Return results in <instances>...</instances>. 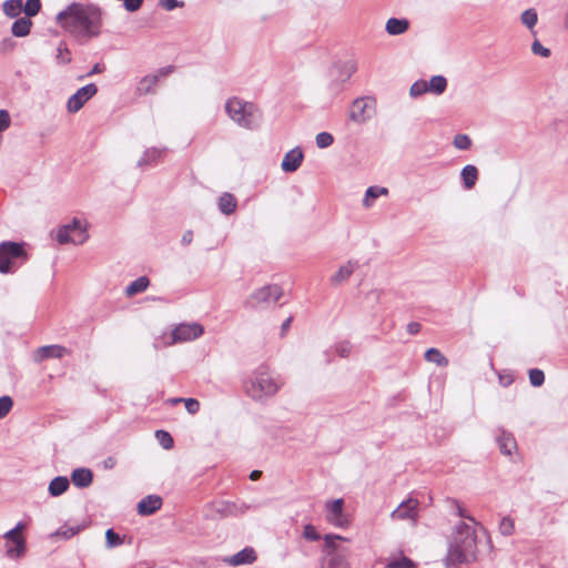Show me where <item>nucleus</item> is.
Segmentation results:
<instances>
[{
  "mask_svg": "<svg viewBox=\"0 0 568 568\" xmlns=\"http://www.w3.org/2000/svg\"><path fill=\"white\" fill-rule=\"evenodd\" d=\"M57 23L68 32L95 37L100 32L102 10L95 4L71 3L57 14Z\"/></svg>",
  "mask_w": 568,
  "mask_h": 568,
  "instance_id": "nucleus-1",
  "label": "nucleus"
},
{
  "mask_svg": "<svg viewBox=\"0 0 568 568\" xmlns=\"http://www.w3.org/2000/svg\"><path fill=\"white\" fill-rule=\"evenodd\" d=\"M477 524L459 523L455 526L449 538L448 551L445 558L447 568L476 559L477 554Z\"/></svg>",
  "mask_w": 568,
  "mask_h": 568,
  "instance_id": "nucleus-2",
  "label": "nucleus"
},
{
  "mask_svg": "<svg viewBox=\"0 0 568 568\" xmlns=\"http://www.w3.org/2000/svg\"><path fill=\"white\" fill-rule=\"evenodd\" d=\"M280 376L273 374L265 366L255 369L246 384V393L255 400H264L274 396L282 387Z\"/></svg>",
  "mask_w": 568,
  "mask_h": 568,
  "instance_id": "nucleus-3",
  "label": "nucleus"
},
{
  "mask_svg": "<svg viewBox=\"0 0 568 568\" xmlns=\"http://www.w3.org/2000/svg\"><path fill=\"white\" fill-rule=\"evenodd\" d=\"M224 109L230 120L243 129L256 128L261 119L258 109L252 102L237 97L229 98Z\"/></svg>",
  "mask_w": 568,
  "mask_h": 568,
  "instance_id": "nucleus-4",
  "label": "nucleus"
},
{
  "mask_svg": "<svg viewBox=\"0 0 568 568\" xmlns=\"http://www.w3.org/2000/svg\"><path fill=\"white\" fill-rule=\"evenodd\" d=\"M27 525L22 521H19L14 528L7 531L3 535V538L6 540L4 544V550L6 556L10 559L18 560L22 558L27 552V542L26 538L23 537V530L26 529Z\"/></svg>",
  "mask_w": 568,
  "mask_h": 568,
  "instance_id": "nucleus-5",
  "label": "nucleus"
},
{
  "mask_svg": "<svg viewBox=\"0 0 568 568\" xmlns=\"http://www.w3.org/2000/svg\"><path fill=\"white\" fill-rule=\"evenodd\" d=\"M27 260L22 243L2 242L0 244V273L13 272L18 262Z\"/></svg>",
  "mask_w": 568,
  "mask_h": 568,
  "instance_id": "nucleus-6",
  "label": "nucleus"
},
{
  "mask_svg": "<svg viewBox=\"0 0 568 568\" xmlns=\"http://www.w3.org/2000/svg\"><path fill=\"white\" fill-rule=\"evenodd\" d=\"M87 223L80 219H73L70 223L57 231L55 239L60 244H83L88 240Z\"/></svg>",
  "mask_w": 568,
  "mask_h": 568,
  "instance_id": "nucleus-7",
  "label": "nucleus"
},
{
  "mask_svg": "<svg viewBox=\"0 0 568 568\" xmlns=\"http://www.w3.org/2000/svg\"><path fill=\"white\" fill-rule=\"evenodd\" d=\"M376 115V100L373 97L356 98L348 110V118L357 124H364Z\"/></svg>",
  "mask_w": 568,
  "mask_h": 568,
  "instance_id": "nucleus-8",
  "label": "nucleus"
},
{
  "mask_svg": "<svg viewBox=\"0 0 568 568\" xmlns=\"http://www.w3.org/2000/svg\"><path fill=\"white\" fill-rule=\"evenodd\" d=\"M419 517V501L416 498H407L402 501L392 513L390 519L394 521H405L410 526H416Z\"/></svg>",
  "mask_w": 568,
  "mask_h": 568,
  "instance_id": "nucleus-9",
  "label": "nucleus"
},
{
  "mask_svg": "<svg viewBox=\"0 0 568 568\" xmlns=\"http://www.w3.org/2000/svg\"><path fill=\"white\" fill-rule=\"evenodd\" d=\"M173 71H174V67L168 65V67L160 68V69L155 70L154 72L142 77L139 80L136 88H135L136 94L145 95V94L154 93L155 88L159 84V82L162 81L163 79H165L171 73H173Z\"/></svg>",
  "mask_w": 568,
  "mask_h": 568,
  "instance_id": "nucleus-10",
  "label": "nucleus"
},
{
  "mask_svg": "<svg viewBox=\"0 0 568 568\" xmlns=\"http://www.w3.org/2000/svg\"><path fill=\"white\" fill-rule=\"evenodd\" d=\"M324 509L327 523L337 528L348 527L349 519L344 513V500L342 498L325 501Z\"/></svg>",
  "mask_w": 568,
  "mask_h": 568,
  "instance_id": "nucleus-11",
  "label": "nucleus"
},
{
  "mask_svg": "<svg viewBox=\"0 0 568 568\" xmlns=\"http://www.w3.org/2000/svg\"><path fill=\"white\" fill-rule=\"evenodd\" d=\"M282 294V288L278 285H265L254 291L248 302L253 306H268L275 304L281 298Z\"/></svg>",
  "mask_w": 568,
  "mask_h": 568,
  "instance_id": "nucleus-12",
  "label": "nucleus"
},
{
  "mask_svg": "<svg viewBox=\"0 0 568 568\" xmlns=\"http://www.w3.org/2000/svg\"><path fill=\"white\" fill-rule=\"evenodd\" d=\"M204 333V327L199 323H183L173 328L171 333V342L184 343L196 339Z\"/></svg>",
  "mask_w": 568,
  "mask_h": 568,
  "instance_id": "nucleus-13",
  "label": "nucleus"
},
{
  "mask_svg": "<svg viewBox=\"0 0 568 568\" xmlns=\"http://www.w3.org/2000/svg\"><path fill=\"white\" fill-rule=\"evenodd\" d=\"M98 92V88L94 83L87 84L80 88L74 94H72L68 102L67 109L70 113L78 112L92 97Z\"/></svg>",
  "mask_w": 568,
  "mask_h": 568,
  "instance_id": "nucleus-14",
  "label": "nucleus"
},
{
  "mask_svg": "<svg viewBox=\"0 0 568 568\" xmlns=\"http://www.w3.org/2000/svg\"><path fill=\"white\" fill-rule=\"evenodd\" d=\"M304 160L303 150L300 146H295L286 152L281 162V170L284 173H293L300 169Z\"/></svg>",
  "mask_w": 568,
  "mask_h": 568,
  "instance_id": "nucleus-15",
  "label": "nucleus"
},
{
  "mask_svg": "<svg viewBox=\"0 0 568 568\" xmlns=\"http://www.w3.org/2000/svg\"><path fill=\"white\" fill-rule=\"evenodd\" d=\"M70 352L68 348L61 345H47L38 347L33 353V359L37 363H41L48 358H61L68 355Z\"/></svg>",
  "mask_w": 568,
  "mask_h": 568,
  "instance_id": "nucleus-16",
  "label": "nucleus"
},
{
  "mask_svg": "<svg viewBox=\"0 0 568 568\" xmlns=\"http://www.w3.org/2000/svg\"><path fill=\"white\" fill-rule=\"evenodd\" d=\"M321 568H352L346 554L339 551H325Z\"/></svg>",
  "mask_w": 568,
  "mask_h": 568,
  "instance_id": "nucleus-17",
  "label": "nucleus"
},
{
  "mask_svg": "<svg viewBox=\"0 0 568 568\" xmlns=\"http://www.w3.org/2000/svg\"><path fill=\"white\" fill-rule=\"evenodd\" d=\"M256 560V554L255 550L251 547H246L242 549L241 551L225 557L223 561L230 566H242V565H251Z\"/></svg>",
  "mask_w": 568,
  "mask_h": 568,
  "instance_id": "nucleus-18",
  "label": "nucleus"
},
{
  "mask_svg": "<svg viewBox=\"0 0 568 568\" xmlns=\"http://www.w3.org/2000/svg\"><path fill=\"white\" fill-rule=\"evenodd\" d=\"M357 70V63L355 60H346L337 63L333 69V74L339 82L347 81Z\"/></svg>",
  "mask_w": 568,
  "mask_h": 568,
  "instance_id": "nucleus-19",
  "label": "nucleus"
},
{
  "mask_svg": "<svg viewBox=\"0 0 568 568\" xmlns=\"http://www.w3.org/2000/svg\"><path fill=\"white\" fill-rule=\"evenodd\" d=\"M357 267L356 262L348 261L341 265L338 270L331 276L329 281L332 285L338 286L346 282L355 272Z\"/></svg>",
  "mask_w": 568,
  "mask_h": 568,
  "instance_id": "nucleus-20",
  "label": "nucleus"
},
{
  "mask_svg": "<svg viewBox=\"0 0 568 568\" xmlns=\"http://www.w3.org/2000/svg\"><path fill=\"white\" fill-rule=\"evenodd\" d=\"M162 506V498L156 495H149L138 504L140 515L148 516L155 513Z\"/></svg>",
  "mask_w": 568,
  "mask_h": 568,
  "instance_id": "nucleus-21",
  "label": "nucleus"
},
{
  "mask_svg": "<svg viewBox=\"0 0 568 568\" xmlns=\"http://www.w3.org/2000/svg\"><path fill=\"white\" fill-rule=\"evenodd\" d=\"M499 450L505 456L511 457L517 452V444L511 434L501 432L497 437Z\"/></svg>",
  "mask_w": 568,
  "mask_h": 568,
  "instance_id": "nucleus-22",
  "label": "nucleus"
},
{
  "mask_svg": "<svg viewBox=\"0 0 568 568\" xmlns=\"http://www.w3.org/2000/svg\"><path fill=\"white\" fill-rule=\"evenodd\" d=\"M409 28V21L407 19L389 18L386 21L385 30L390 36H399L405 33Z\"/></svg>",
  "mask_w": 568,
  "mask_h": 568,
  "instance_id": "nucleus-23",
  "label": "nucleus"
},
{
  "mask_svg": "<svg viewBox=\"0 0 568 568\" xmlns=\"http://www.w3.org/2000/svg\"><path fill=\"white\" fill-rule=\"evenodd\" d=\"M388 194V189L387 187H384V186H369L366 192H365V195L363 197V201H362V205L365 207V209H371L374 206L375 204V201L382 196V195H387Z\"/></svg>",
  "mask_w": 568,
  "mask_h": 568,
  "instance_id": "nucleus-24",
  "label": "nucleus"
},
{
  "mask_svg": "<svg viewBox=\"0 0 568 568\" xmlns=\"http://www.w3.org/2000/svg\"><path fill=\"white\" fill-rule=\"evenodd\" d=\"M71 479L77 487L84 488L92 483L93 475L88 468H77L72 471Z\"/></svg>",
  "mask_w": 568,
  "mask_h": 568,
  "instance_id": "nucleus-25",
  "label": "nucleus"
},
{
  "mask_svg": "<svg viewBox=\"0 0 568 568\" xmlns=\"http://www.w3.org/2000/svg\"><path fill=\"white\" fill-rule=\"evenodd\" d=\"M217 204H219V210L225 215H230V214L234 213L236 210V206H237L235 196L227 192L223 193L219 197Z\"/></svg>",
  "mask_w": 568,
  "mask_h": 568,
  "instance_id": "nucleus-26",
  "label": "nucleus"
},
{
  "mask_svg": "<svg viewBox=\"0 0 568 568\" xmlns=\"http://www.w3.org/2000/svg\"><path fill=\"white\" fill-rule=\"evenodd\" d=\"M69 485L67 477L58 476L50 481L48 487L49 494L53 497H58L68 490Z\"/></svg>",
  "mask_w": 568,
  "mask_h": 568,
  "instance_id": "nucleus-27",
  "label": "nucleus"
},
{
  "mask_svg": "<svg viewBox=\"0 0 568 568\" xmlns=\"http://www.w3.org/2000/svg\"><path fill=\"white\" fill-rule=\"evenodd\" d=\"M462 179L466 189H471L477 179H478V170L475 165L468 164L462 170Z\"/></svg>",
  "mask_w": 568,
  "mask_h": 568,
  "instance_id": "nucleus-28",
  "label": "nucleus"
},
{
  "mask_svg": "<svg viewBox=\"0 0 568 568\" xmlns=\"http://www.w3.org/2000/svg\"><path fill=\"white\" fill-rule=\"evenodd\" d=\"M446 88H447V80L443 75H434L427 82L428 92L437 94V95L444 93Z\"/></svg>",
  "mask_w": 568,
  "mask_h": 568,
  "instance_id": "nucleus-29",
  "label": "nucleus"
},
{
  "mask_svg": "<svg viewBox=\"0 0 568 568\" xmlns=\"http://www.w3.org/2000/svg\"><path fill=\"white\" fill-rule=\"evenodd\" d=\"M149 284L150 281L146 276H140L126 286L125 294L128 296H133L138 293L144 292Z\"/></svg>",
  "mask_w": 568,
  "mask_h": 568,
  "instance_id": "nucleus-30",
  "label": "nucleus"
},
{
  "mask_svg": "<svg viewBox=\"0 0 568 568\" xmlns=\"http://www.w3.org/2000/svg\"><path fill=\"white\" fill-rule=\"evenodd\" d=\"M31 21L28 17L16 20L12 24L11 31L16 37H26L31 29Z\"/></svg>",
  "mask_w": 568,
  "mask_h": 568,
  "instance_id": "nucleus-31",
  "label": "nucleus"
},
{
  "mask_svg": "<svg viewBox=\"0 0 568 568\" xmlns=\"http://www.w3.org/2000/svg\"><path fill=\"white\" fill-rule=\"evenodd\" d=\"M425 359L440 367H445L448 365V359L437 348H428L425 353Z\"/></svg>",
  "mask_w": 568,
  "mask_h": 568,
  "instance_id": "nucleus-32",
  "label": "nucleus"
},
{
  "mask_svg": "<svg viewBox=\"0 0 568 568\" xmlns=\"http://www.w3.org/2000/svg\"><path fill=\"white\" fill-rule=\"evenodd\" d=\"M22 9L23 6L21 0H7L3 3V12L10 18L18 17Z\"/></svg>",
  "mask_w": 568,
  "mask_h": 568,
  "instance_id": "nucleus-33",
  "label": "nucleus"
},
{
  "mask_svg": "<svg viewBox=\"0 0 568 568\" xmlns=\"http://www.w3.org/2000/svg\"><path fill=\"white\" fill-rule=\"evenodd\" d=\"M520 20L529 30H532L538 21L537 11L535 9L525 10L520 16Z\"/></svg>",
  "mask_w": 568,
  "mask_h": 568,
  "instance_id": "nucleus-34",
  "label": "nucleus"
},
{
  "mask_svg": "<svg viewBox=\"0 0 568 568\" xmlns=\"http://www.w3.org/2000/svg\"><path fill=\"white\" fill-rule=\"evenodd\" d=\"M57 63L67 64L71 61V52L64 42H60L55 55Z\"/></svg>",
  "mask_w": 568,
  "mask_h": 568,
  "instance_id": "nucleus-35",
  "label": "nucleus"
},
{
  "mask_svg": "<svg viewBox=\"0 0 568 568\" xmlns=\"http://www.w3.org/2000/svg\"><path fill=\"white\" fill-rule=\"evenodd\" d=\"M162 154L161 150L150 149L144 152L142 158L139 160L138 165L143 166L156 161Z\"/></svg>",
  "mask_w": 568,
  "mask_h": 568,
  "instance_id": "nucleus-36",
  "label": "nucleus"
},
{
  "mask_svg": "<svg viewBox=\"0 0 568 568\" xmlns=\"http://www.w3.org/2000/svg\"><path fill=\"white\" fill-rule=\"evenodd\" d=\"M386 568H415V564L406 557H395L387 562Z\"/></svg>",
  "mask_w": 568,
  "mask_h": 568,
  "instance_id": "nucleus-37",
  "label": "nucleus"
},
{
  "mask_svg": "<svg viewBox=\"0 0 568 568\" xmlns=\"http://www.w3.org/2000/svg\"><path fill=\"white\" fill-rule=\"evenodd\" d=\"M79 530V527L62 526L59 529H57L53 534H51V537L69 539L72 536L77 535Z\"/></svg>",
  "mask_w": 568,
  "mask_h": 568,
  "instance_id": "nucleus-38",
  "label": "nucleus"
},
{
  "mask_svg": "<svg viewBox=\"0 0 568 568\" xmlns=\"http://www.w3.org/2000/svg\"><path fill=\"white\" fill-rule=\"evenodd\" d=\"M427 92H428V90H427V81H425V80H418V81L414 82L410 85V89H409V95L412 98L420 97V95H423L424 93H427Z\"/></svg>",
  "mask_w": 568,
  "mask_h": 568,
  "instance_id": "nucleus-39",
  "label": "nucleus"
},
{
  "mask_svg": "<svg viewBox=\"0 0 568 568\" xmlns=\"http://www.w3.org/2000/svg\"><path fill=\"white\" fill-rule=\"evenodd\" d=\"M155 437H156L158 442L160 443V445L164 449H171L173 447V444H174L173 438L168 432L156 430Z\"/></svg>",
  "mask_w": 568,
  "mask_h": 568,
  "instance_id": "nucleus-40",
  "label": "nucleus"
},
{
  "mask_svg": "<svg viewBox=\"0 0 568 568\" xmlns=\"http://www.w3.org/2000/svg\"><path fill=\"white\" fill-rule=\"evenodd\" d=\"M453 145L458 150H468L471 145V140L467 134H456Z\"/></svg>",
  "mask_w": 568,
  "mask_h": 568,
  "instance_id": "nucleus-41",
  "label": "nucleus"
},
{
  "mask_svg": "<svg viewBox=\"0 0 568 568\" xmlns=\"http://www.w3.org/2000/svg\"><path fill=\"white\" fill-rule=\"evenodd\" d=\"M352 349L353 345L348 341H342L335 345V352L342 358H347L351 355Z\"/></svg>",
  "mask_w": 568,
  "mask_h": 568,
  "instance_id": "nucleus-42",
  "label": "nucleus"
},
{
  "mask_svg": "<svg viewBox=\"0 0 568 568\" xmlns=\"http://www.w3.org/2000/svg\"><path fill=\"white\" fill-rule=\"evenodd\" d=\"M315 141H316V145L320 149H325L333 144L334 138L328 132H321L316 135Z\"/></svg>",
  "mask_w": 568,
  "mask_h": 568,
  "instance_id": "nucleus-43",
  "label": "nucleus"
},
{
  "mask_svg": "<svg viewBox=\"0 0 568 568\" xmlns=\"http://www.w3.org/2000/svg\"><path fill=\"white\" fill-rule=\"evenodd\" d=\"M105 541L108 548H113L122 544V538L113 529H108L105 531Z\"/></svg>",
  "mask_w": 568,
  "mask_h": 568,
  "instance_id": "nucleus-44",
  "label": "nucleus"
},
{
  "mask_svg": "<svg viewBox=\"0 0 568 568\" xmlns=\"http://www.w3.org/2000/svg\"><path fill=\"white\" fill-rule=\"evenodd\" d=\"M515 525L510 517H504L499 523V531L504 536H510L514 532Z\"/></svg>",
  "mask_w": 568,
  "mask_h": 568,
  "instance_id": "nucleus-45",
  "label": "nucleus"
},
{
  "mask_svg": "<svg viewBox=\"0 0 568 568\" xmlns=\"http://www.w3.org/2000/svg\"><path fill=\"white\" fill-rule=\"evenodd\" d=\"M529 381L530 384L535 387H539L545 382V374L542 371L534 368L529 371Z\"/></svg>",
  "mask_w": 568,
  "mask_h": 568,
  "instance_id": "nucleus-46",
  "label": "nucleus"
},
{
  "mask_svg": "<svg viewBox=\"0 0 568 568\" xmlns=\"http://www.w3.org/2000/svg\"><path fill=\"white\" fill-rule=\"evenodd\" d=\"M336 540H347L339 535H326L324 537L326 551H338Z\"/></svg>",
  "mask_w": 568,
  "mask_h": 568,
  "instance_id": "nucleus-47",
  "label": "nucleus"
},
{
  "mask_svg": "<svg viewBox=\"0 0 568 568\" xmlns=\"http://www.w3.org/2000/svg\"><path fill=\"white\" fill-rule=\"evenodd\" d=\"M40 8H41L40 0H27V3L22 10H24L26 14L29 18V17L36 16L40 11Z\"/></svg>",
  "mask_w": 568,
  "mask_h": 568,
  "instance_id": "nucleus-48",
  "label": "nucleus"
},
{
  "mask_svg": "<svg viewBox=\"0 0 568 568\" xmlns=\"http://www.w3.org/2000/svg\"><path fill=\"white\" fill-rule=\"evenodd\" d=\"M13 406V400L10 396L0 397V418L6 417Z\"/></svg>",
  "mask_w": 568,
  "mask_h": 568,
  "instance_id": "nucleus-49",
  "label": "nucleus"
},
{
  "mask_svg": "<svg viewBox=\"0 0 568 568\" xmlns=\"http://www.w3.org/2000/svg\"><path fill=\"white\" fill-rule=\"evenodd\" d=\"M303 537L306 540H311V541H316L321 538L320 534L316 531V528L311 524H307L304 526Z\"/></svg>",
  "mask_w": 568,
  "mask_h": 568,
  "instance_id": "nucleus-50",
  "label": "nucleus"
},
{
  "mask_svg": "<svg viewBox=\"0 0 568 568\" xmlns=\"http://www.w3.org/2000/svg\"><path fill=\"white\" fill-rule=\"evenodd\" d=\"M531 51L536 55H540L542 58H548L550 55V50L545 48L538 40H535L531 44Z\"/></svg>",
  "mask_w": 568,
  "mask_h": 568,
  "instance_id": "nucleus-51",
  "label": "nucleus"
},
{
  "mask_svg": "<svg viewBox=\"0 0 568 568\" xmlns=\"http://www.w3.org/2000/svg\"><path fill=\"white\" fill-rule=\"evenodd\" d=\"M183 403L187 413L192 415L196 414L200 410V403L195 398H185L183 399Z\"/></svg>",
  "mask_w": 568,
  "mask_h": 568,
  "instance_id": "nucleus-52",
  "label": "nucleus"
},
{
  "mask_svg": "<svg viewBox=\"0 0 568 568\" xmlns=\"http://www.w3.org/2000/svg\"><path fill=\"white\" fill-rule=\"evenodd\" d=\"M11 124V118L7 110H0V133L6 131Z\"/></svg>",
  "mask_w": 568,
  "mask_h": 568,
  "instance_id": "nucleus-53",
  "label": "nucleus"
},
{
  "mask_svg": "<svg viewBox=\"0 0 568 568\" xmlns=\"http://www.w3.org/2000/svg\"><path fill=\"white\" fill-rule=\"evenodd\" d=\"M159 3L162 8H164L165 10H173L175 8H182L183 7V2H178V0H159Z\"/></svg>",
  "mask_w": 568,
  "mask_h": 568,
  "instance_id": "nucleus-54",
  "label": "nucleus"
},
{
  "mask_svg": "<svg viewBox=\"0 0 568 568\" xmlns=\"http://www.w3.org/2000/svg\"><path fill=\"white\" fill-rule=\"evenodd\" d=\"M142 3H143V0H124L123 1L124 8L130 12L138 11L141 8Z\"/></svg>",
  "mask_w": 568,
  "mask_h": 568,
  "instance_id": "nucleus-55",
  "label": "nucleus"
},
{
  "mask_svg": "<svg viewBox=\"0 0 568 568\" xmlns=\"http://www.w3.org/2000/svg\"><path fill=\"white\" fill-rule=\"evenodd\" d=\"M499 383L501 386L507 387L514 382V377L511 374H499L498 376Z\"/></svg>",
  "mask_w": 568,
  "mask_h": 568,
  "instance_id": "nucleus-56",
  "label": "nucleus"
},
{
  "mask_svg": "<svg viewBox=\"0 0 568 568\" xmlns=\"http://www.w3.org/2000/svg\"><path fill=\"white\" fill-rule=\"evenodd\" d=\"M193 241V232L192 231H185L182 235L181 242L183 245H189Z\"/></svg>",
  "mask_w": 568,
  "mask_h": 568,
  "instance_id": "nucleus-57",
  "label": "nucleus"
},
{
  "mask_svg": "<svg viewBox=\"0 0 568 568\" xmlns=\"http://www.w3.org/2000/svg\"><path fill=\"white\" fill-rule=\"evenodd\" d=\"M291 323H292V318H291V317L286 318V320L283 322V324H282V332H283V333H285V332L290 328Z\"/></svg>",
  "mask_w": 568,
  "mask_h": 568,
  "instance_id": "nucleus-58",
  "label": "nucleus"
},
{
  "mask_svg": "<svg viewBox=\"0 0 568 568\" xmlns=\"http://www.w3.org/2000/svg\"><path fill=\"white\" fill-rule=\"evenodd\" d=\"M261 474H262V473H261L260 470H253V471L251 473V475H250V478H251L252 480H256V479L261 476Z\"/></svg>",
  "mask_w": 568,
  "mask_h": 568,
  "instance_id": "nucleus-59",
  "label": "nucleus"
},
{
  "mask_svg": "<svg viewBox=\"0 0 568 568\" xmlns=\"http://www.w3.org/2000/svg\"><path fill=\"white\" fill-rule=\"evenodd\" d=\"M418 326H419L418 324L413 323V324L408 325V329L410 333H416L418 331Z\"/></svg>",
  "mask_w": 568,
  "mask_h": 568,
  "instance_id": "nucleus-60",
  "label": "nucleus"
},
{
  "mask_svg": "<svg viewBox=\"0 0 568 568\" xmlns=\"http://www.w3.org/2000/svg\"><path fill=\"white\" fill-rule=\"evenodd\" d=\"M183 399H184V398H172V399H170V403H171L172 405H175V404H179V403L183 402Z\"/></svg>",
  "mask_w": 568,
  "mask_h": 568,
  "instance_id": "nucleus-61",
  "label": "nucleus"
},
{
  "mask_svg": "<svg viewBox=\"0 0 568 568\" xmlns=\"http://www.w3.org/2000/svg\"><path fill=\"white\" fill-rule=\"evenodd\" d=\"M98 72H100V67H99V64H95L93 67L92 71L90 72V74L98 73Z\"/></svg>",
  "mask_w": 568,
  "mask_h": 568,
  "instance_id": "nucleus-62",
  "label": "nucleus"
},
{
  "mask_svg": "<svg viewBox=\"0 0 568 568\" xmlns=\"http://www.w3.org/2000/svg\"><path fill=\"white\" fill-rule=\"evenodd\" d=\"M371 294L374 296L375 300L379 298V293L377 291H372Z\"/></svg>",
  "mask_w": 568,
  "mask_h": 568,
  "instance_id": "nucleus-63",
  "label": "nucleus"
},
{
  "mask_svg": "<svg viewBox=\"0 0 568 568\" xmlns=\"http://www.w3.org/2000/svg\"><path fill=\"white\" fill-rule=\"evenodd\" d=\"M114 464V460L112 458H109L106 462H105V465L106 466H113Z\"/></svg>",
  "mask_w": 568,
  "mask_h": 568,
  "instance_id": "nucleus-64",
  "label": "nucleus"
}]
</instances>
